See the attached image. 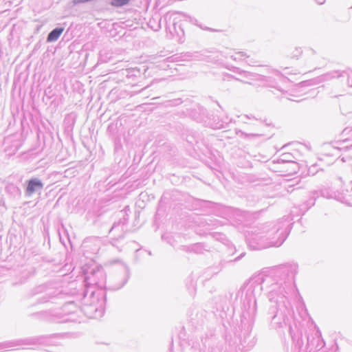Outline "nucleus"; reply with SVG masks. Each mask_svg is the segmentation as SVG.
I'll return each instance as SVG.
<instances>
[{
	"label": "nucleus",
	"instance_id": "40",
	"mask_svg": "<svg viewBox=\"0 0 352 352\" xmlns=\"http://www.w3.org/2000/svg\"><path fill=\"white\" fill-rule=\"evenodd\" d=\"M276 76L277 78L279 79V80H285V78H283V76L282 75H280V74H276Z\"/></svg>",
	"mask_w": 352,
	"mask_h": 352
},
{
	"label": "nucleus",
	"instance_id": "10",
	"mask_svg": "<svg viewBox=\"0 0 352 352\" xmlns=\"http://www.w3.org/2000/svg\"><path fill=\"white\" fill-rule=\"evenodd\" d=\"M190 352H219V350L214 347L213 339L206 337L194 342Z\"/></svg>",
	"mask_w": 352,
	"mask_h": 352
},
{
	"label": "nucleus",
	"instance_id": "45",
	"mask_svg": "<svg viewBox=\"0 0 352 352\" xmlns=\"http://www.w3.org/2000/svg\"><path fill=\"white\" fill-rule=\"evenodd\" d=\"M179 29H180L181 32H182V34H183V33H184L183 30L181 28V27H180V26H179Z\"/></svg>",
	"mask_w": 352,
	"mask_h": 352
},
{
	"label": "nucleus",
	"instance_id": "15",
	"mask_svg": "<svg viewBox=\"0 0 352 352\" xmlns=\"http://www.w3.org/2000/svg\"><path fill=\"white\" fill-rule=\"evenodd\" d=\"M35 274V269L32 266L22 267L19 271V274L16 277V280L13 285H21L25 283L28 278L33 276Z\"/></svg>",
	"mask_w": 352,
	"mask_h": 352
},
{
	"label": "nucleus",
	"instance_id": "5",
	"mask_svg": "<svg viewBox=\"0 0 352 352\" xmlns=\"http://www.w3.org/2000/svg\"><path fill=\"white\" fill-rule=\"evenodd\" d=\"M89 293L88 289H86L84 292L83 305L80 309V311L90 318L102 317L104 314V305L106 300L104 292L102 290H91L89 294L90 302L87 299Z\"/></svg>",
	"mask_w": 352,
	"mask_h": 352
},
{
	"label": "nucleus",
	"instance_id": "9",
	"mask_svg": "<svg viewBox=\"0 0 352 352\" xmlns=\"http://www.w3.org/2000/svg\"><path fill=\"white\" fill-rule=\"evenodd\" d=\"M53 294L54 292L45 285L34 287L28 294V296L31 299L29 307L48 302L53 298Z\"/></svg>",
	"mask_w": 352,
	"mask_h": 352
},
{
	"label": "nucleus",
	"instance_id": "13",
	"mask_svg": "<svg viewBox=\"0 0 352 352\" xmlns=\"http://www.w3.org/2000/svg\"><path fill=\"white\" fill-rule=\"evenodd\" d=\"M120 213L122 214V217L117 222H114L109 232L117 234V239H122L124 237V232L125 230V226L127 224L128 219L126 217V214L123 210H121Z\"/></svg>",
	"mask_w": 352,
	"mask_h": 352
},
{
	"label": "nucleus",
	"instance_id": "12",
	"mask_svg": "<svg viewBox=\"0 0 352 352\" xmlns=\"http://www.w3.org/2000/svg\"><path fill=\"white\" fill-rule=\"evenodd\" d=\"M342 78V71L340 70H333L329 72L326 74L320 75L315 78L303 81L302 83L305 86H312L320 84L322 82L331 80L334 78Z\"/></svg>",
	"mask_w": 352,
	"mask_h": 352
},
{
	"label": "nucleus",
	"instance_id": "35",
	"mask_svg": "<svg viewBox=\"0 0 352 352\" xmlns=\"http://www.w3.org/2000/svg\"><path fill=\"white\" fill-rule=\"evenodd\" d=\"M169 105L170 106H177L180 104L182 101L181 98H176L168 101Z\"/></svg>",
	"mask_w": 352,
	"mask_h": 352
},
{
	"label": "nucleus",
	"instance_id": "3",
	"mask_svg": "<svg viewBox=\"0 0 352 352\" xmlns=\"http://www.w3.org/2000/svg\"><path fill=\"white\" fill-rule=\"evenodd\" d=\"M265 274L261 273L252 277L244 285L245 292L243 300L242 312L241 315V333L240 342L244 347L246 346L247 339L250 337L254 318L256 314V298L265 292L264 286Z\"/></svg>",
	"mask_w": 352,
	"mask_h": 352
},
{
	"label": "nucleus",
	"instance_id": "8",
	"mask_svg": "<svg viewBox=\"0 0 352 352\" xmlns=\"http://www.w3.org/2000/svg\"><path fill=\"white\" fill-rule=\"evenodd\" d=\"M84 281L89 292L92 290L91 286L95 285L102 289L106 283V276L103 268L96 266L95 268H91L89 272H85Z\"/></svg>",
	"mask_w": 352,
	"mask_h": 352
},
{
	"label": "nucleus",
	"instance_id": "32",
	"mask_svg": "<svg viewBox=\"0 0 352 352\" xmlns=\"http://www.w3.org/2000/svg\"><path fill=\"white\" fill-rule=\"evenodd\" d=\"M302 51L300 47H296L292 54V58H298L302 54Z\"/></svg>",
	"mask_w": 352,
	"mask_h": 352
},
{
	"label": "nucleus",
	"instance_id": "30",
	"mask_svg": "<svg viewBox=\"0 0 352 352\" xmlns=\"http://www.w3.org/2000/svg\"><path fill=\"white\" fill-rule=\"evenodd\" d=\"M130 0H112L111 5L114 7L120 8L129 3Z\"/></svg>",
	"mask_w": 352,
	"mask_h": 352
},
{
	"label": "nucleus",
	"instance_id": "37",
	"mask_svg": "<svg viewBox=\"0 0 352 352\" xmlns=\"http://www.w3.org/2000/svg\"><path fill=\"white\" fill-rule=\"evenodd\" d=\"M217 235H218L219 237L217 238V239L223 240L225 238V235L221 233H217Z\"/></svg>",
	"mask_w": 352,
	"mask_h": 352
},
{
	"label": "nucleus",
	"instance_id": "28",
	"mask_svg": "<svg viewBox=\"0 0 352 352\" xmlns=\"http://www.w3.org/2000/svg\"><path fill=\"white\" fill-rule=\"evenodd\" d=\"M292 155L290 153H284L283 154L279 159L278 160V163H292L296 164V163L292 160Z\"/></svg>",
	"mask_w": 352,
	"mask_h": 352
},
{
	"label": "nucleus",
	"instance_id": "42",
	"mask_svg": "<svg viewBox=\"0 0 352 352\" xmlns=\"http://www.w3.org/2000/svg\"><path fill=\"white\" fill-rule=\"evenodd\" d=\"M146 89V87H144V88H143V89H142L140 91V92H142V91H144Z\"/></svg>",
	"mask_w": 352,
	"mask_h": 352
},
{
	"label": "nucleus",
	"instance_id": "14",
	"mask_svg": "<svg viewBox=\"0 0 352 352\" xmlns=\"http://www.w3.org/2000/svg\"><path fill=\"white\" fill-rule=\"evenodd\" d=\"M324 346V342L321 337L320 331H317L315 336H309L307 338V345L306 349L311 351L312 350L318 351Z\"/></svg>",
	"mask_w": 352,
	"mask_h": 352
},
{
	"label": "nucleus",
	"instance_id": "31",
	"mask_svg": "<svg viewBox=\"0 0 352 352\" xmlns=\"http://www.w3.org/2000/svg\"><path fill=\"white\" fill-rule=\"evenodd\" d=\"M206 223L208 226H216V227L219 226V225H221V221L217 219H210L207 221Z\"/></svg>",
	"mask_w": 352,
	"mask_h": 352
},
{
	"label": "nucleus",
	"instance_id": "20",
	"mask_svg": "<svg viewBox=\"0 0 352 352\" xmlns=\"http://www.w3.org/2000/svg\"><path fill=\"white\" fill-rule=\"evenodd\" d=\"M5 191L6 193L14 198H18L21 195V189L13 183H8L5 186Z\"/></svg>",
	"mask_w": 352,
	"mask_h": 352
},
{
	"label": "nucleus",
	"instance_id": "23",
	"mask_svg": "<svg viewBox=\"0 0 352 352\" xmlns=\"http://www.w3.org/2000/svg\"><path fill=\"white\" fill-rule=\"evenodd\" d=\"M183 250L186 252H195L196 254H201L205 250L204 246L201 243L192 244L189 246H184Z\"/></svg>",
	"mask_w": 352,
	"mask_h": 352
},
{
	"label": "nucleus",
	"instance_id": "24",
	"mask_svg": "<svg viewBox=\"0 0 352 352\" xmlns=\"http://www.w3.org/2000/svg\"><path fill=\"white\" fill-rule=\"evenodd\" d=\"M261 80L265 82L267 86L275 88L279 91H283V89L280 88V87L272 77L263 76Z\"/></svg>",
	"mask_w": 352,
	"mask_h": 352
},
{
	"label": "nucleus",
	"instance_id": "36",
	"mask_svg": "<svg viewBox=\"0 0 352 352\" xmlns=\"http://www.w3.org/2000/svg\"><path fill=\"white\" fill-rule=\"evenodd\" d=\"M244 118H245L246 120H255L256 121H258V120L257 118H256L253 115L250 114V115H245L243 116Z\"/></svg>",
	"mask_w": 352,
	"mask_h": 352
},
{
	"label": "nucleus",
	"instance_id": "22",
	"mask_svg": "<svg viewBox=\"0 0 352 352\" xmlns=\"http://www.w3.org/2000/svg\"><path fill=\"white\" fill-rule=\"evenodd\" d=\"M236 134L245 140H256L263 135L261 133H246L240 129H235Z\"/></svg>",
	"mask_w": 352,
	"mask_h": 352
},
{
	"label": "nucleus",
	"instance_id": "26",
	"mask_svg": "<svg viewBox=\"0 0 352 352\" xmlns=\"http://www.w3.org/2000/svg\"><path fill=\"white\" fill-rule=\"evenodd\" d=\"M199 111V116H196L195 114H192V116L194 118L195 120H196L197 122H201L204 118L207 115V111L204 107H198Z\"/></svg>",
	"mask_w": 352,
	"mask_h": 352
},
{
	"label": "nucleus",
	"instance_id": "19",
	"mask_svg": "<svg viewBox=\"0 0 352 352\" xmlns=\"http://www.w3.org/2000/svg\"><path fill=\"white\" fill-rule=\"evenodd\" d=\"M231 58L234 60H246V63L250 66H254L258 63V61L255 60L254 58H250V56L244 52L235 53L234 55L231 56Z\"/></svg>",
	"mask_w": 352,
	"mask_h": 352
},
{
	"label": "nucleus",
	"instance_id": "4",
	"mask_svg": "<svg viewBox=\"0 0 352 352\" xmlns=\"http://www.w3.org/2000/svg\"><path fill=\"white\" fill-rule=\"evenodd\" d=\"M338 179L342 184V191L335 190L330 187H324L320 191H314L312 192V196L309 200L307 201V204L309 205V207L315 204L316 197H318L319 194L322 197L334 199L346 205H352V182H349V184H346V181H343L342 177H340Z\"/></svg>",
	"mask_w": 352,
	"mask_h": 352
},
{
	"label": "nucleus",
	"instance_id": "6",
	"mask_svg": "<svg viewBox=\"0 0 352 352\" xmlns=\"http://www.w3.org/2000/svg\"><path fill=\"white\" fill-rule=\"evenodd\" d=\"M80 311V308L77 307L74 301H69L65 303L61 307L50 311H38L30 315L36 316L38 319H45L56 322H65L75 320L72 315Z\"/></svg>",
	"mask_w": 352,
	"mask_h": 352
},
{
	"label": "nucleus",
	"instance_id": "29",
	"mask_svg": "<svg viewBox=\"0 0 352 352\" xmlns=\"http://www.w3.org/2000/svg\"><path fill=\"white\" fill-rule=\"evenodd\" d=\"M232 122V119H229L228 117L226 118L225 120H221V122H218L214 126V129H225L227 127V125Z\"/></svg>",
	"mask_w": 352,
	"mask_h": 352
},
{
	"label": "nucleus",
	"instance_id": "17",
	"mask_svg": "<svg viewBox=\"0 0 352 352\" xmlns=\"http://www.w3.org/2000/svg\"><path fill=\"white\" fill-rule=\"evenodd\" d=\"M182 136L190 144L197 143L199 138V134L196 131L189 129H184V131L182 133Z\"/></svg>",
	"mask_w": 352,
	"mask_h": 352
},
{
	"label": "nucleus",
	"instance_id": "25",
	"mask_svg": "<svg viewBox=\"0 0 352 352\" xmlns=\"http://www.w3.org/2000/svg\"><path fill=\"white\" fill-rule=\"evenodd\" d=\"M232 72L241 75L244 78H249L251 80L254 79V77L257 76L256 74H254L252 73L242 70L239 67H233Z\"/></svg>",
	"mask_w": 352,
	"mask_h": 352
},
{
	"label": "nucleus",
	"instance_id": "41",
	"mask_svg": "<svg viewBox=\"0 0 352 352\" xmlns=\"http://www.w3.org/2000/svg\"><path fill=\"white\" fill-rule=\"evenodd\" d=\"M244 255V253L241 254L239 256L236 257L234 261H239L243 256Z\"/></svg>",
	"mask_w": 352,
	"mask_h": 352
},
{
	"label": "nucleus",
	"instance_id": "21",
	"mask_svg": "<svg viewBox=\"0 0 352 352\" xmlns=\"http://www.w3.org/2000/svg\"><path fill=\"white\" fill-rule=\"evenodd\" d=\"M63 31L64 28L63 27L55 28L48 34L47 36V42L52 43L57 41Z\"/></svg>",
	"mask_w": 352,
	"mask_h": 352
},
{
	"label": "nucleus",
	"instance_id": "38",
	"mask_svg": "<svg viewBox=\"0 0 352 352\" xmlns=\"http://www.w3.org/2000/svg\"><path fill=\"white\" fill-rule=\"evenodd\" d=\"M315 1L319 5H322L325 2V0H315Z\"/></svg>",
	"mask_w": 352,
	"mask_h": 352
},
{
	"label": "nucleus",
	"instance_id": "27",
	"mask_svg": "<svg viewBox=\"0 0 352 352\" xmlns=\"http://www.w3.org/2000/svg\"><path fill=\"white\" fill-rule=\"evenodd\" d=\"M341 78H346L348 87H352V70L342 71Z\"/></svg>",
	"mask_w": 352,
	"mask_h": 352
},
{
	"label": "nucleus",
	"instance_id": "7",
	"mask_svg": "<svg viewBox=\"0 0 352 352\" xmlns=\"http://www.w3.org/2000/svg\"><path fill=\"white\" fill-rule=\"evenodd\" d=\"M63 337V334L54 333L51 335H43L29 337L25 339L6 341L0 342V351L10 348L22 345L25 346H54L60 344L57 340Z\"/></svg>",
	"mask_w": 352,
	"mask_h": 352
},
{
	"label": "nucleus",
	"instance_id": "39",
	"mask_svg": "<svg viewBox=\"0 0 352 352\" xmlns=\"http://www.w3.org/2000/svg\"><path fill=\"white\" fill-rule=\"evenodd\" d=\"M232 78H233L234 80H238V81H239V82H243V83H248V82H246V81H245V80H241V79H239V78H236V77H234V76H233Z\"/></svg>",
	"mask_w": 352,
	"mask_h": 352
},
{
	"label": "nucleus",
	"instance_id": "43",
	"mask_svg": "<svg viewBox=\"0 0 352 352\" xmlns=\"http://www.w3.org/2000/svg\"><path fill=\"white\" fill-rule=\"evenodd\" d=\"M243 123H244V124H249V123H248L246 120H243Z\"/></svg>",
	"mask_w": 352,
	"mask_h": 352
},
{
	"label": "nucleus",
	"instance_id": "18",
	"mask_svg": "<svg viewBox=\"0 0 352 352\" xmlns=\"http://www.w3.org/2000/svg\"><path fill=\"white\" fill-rule=\"evenodd\" d=\"M122 76H124L128 80H134L137 78L140 77L141 72L137 67H131L125 69H122L121 72Z\"/></svg>",
	"mask_w": 352,
	"mask_h": 352
},
{
	"label": "nucleus",
	"instance_id": "44",
	"mask_svg": "<svg viewBox=\"0 0 352 352\" xmlns=\"http://www.w3.org/2000/svg\"><path fill=\"white\" fill-rule=\"evenodd\" d=\"M173 25H174V29H175V30L176 31V23H173Z\"/></svg>",
	"mask_w": 352,
	"mask_h": 352
},
{
	"label": "nucleus",
	"instance_id": "11",
	"mask_svg": "<svg viewBox=\"0 0 352 352\" xmlns=\"http://www.w3.org/2000/svg\"><path fill=\"white\" fill-rule=\"evenodd\" d=\"M44 188V183L38 177H32L25 182V196L30 197L34 194L40 193Z\"/></svg>",
	"mask_w": 352,
	"mask_h": 352
},
{
	"label": "nucleus",
	"instance_id": "33",
	"mask_svg": "<svg viewBox=\"0 0 352 352\" xmlns=\"http://www.w3.org/2000/svg\"><path fill=\"white\" fill-rule=\"evenodd\" d=\"M177 14H180V15L183 16L185 18L189 19V21L190 23H192L193 24L197 25V20L196 19L190 17V16H188L187 14H186L185 13H183L182 12H177Z\"/></svg>",
	"mask_w": 352,
	"mask_h": 352
},
{
	"label": "nucleus",
	"instance_id": "1",
	"mask_svg": "<svg viewBox=\"0 0 352 352\" xmlns=\"http://www.w3.org/2000/svg\"><path fill=\"white\" fill-rule=\"evenodd\" d=\"M298 267L296 263H287L274 267L268 274H265L263 287L270 303L267 316L272 328L279 330L288 326L294 343L298 349H301L303 346L302 332L296 324L294 328L292 325L294 312L287 297L294 283Z\"/></svg>",
	"mask_w": 352,
	"mask_h": 352
},
{
	"label": "nucleus",
	"instance_id": "34",
	"mask_svg": "<svg viewBox=\"0 0 352 352\" xmlns=\"http://www.w3.org/2000/svg\"><path fill=\"white\" fill-rule=\"evenodd\" d=\"M346 141H344V142H342V143H340V144L341 145V146H337V147H335V148L338 149V150H348V149H351L352 148V144H349V145H345V146H343V144L345 143Z\"/></svg>",
	"mask_w": 352,
	"mask_h": 352
},
{
	"label": "nucleus",
	"instance_id": "2",
	"mask_svg": "<svg viewBox=\"0 0 352 352\" xmlns=\"http://www.w3.org/2000/svg\"><path fill=\"white\" fill-rule=\"evenodd\" d=\"M291 225L288 218H283L275 223H267L248 232L245 236L246 241L252 250L280 247L289 234Z\"/></svg>",
	"mask_w": 352,
	"mask_h": 352
},
{
	"label": "nucleus",
	"instance_id": "16",
	"mask_svg": "<svg viewBox=\"0 0 352 352\" xmlns=\"http://www.w3.org/2000/svg\"><path fill=\"white\" fill-rule=\"evenodd\" d=\"M129 278V270L126 265L122 266V272L119 281L112 286V289L117 290L122 288Z\"/></svg>",
	"mask_w": 352,
	"mask_h": 352
}]
</instances>
